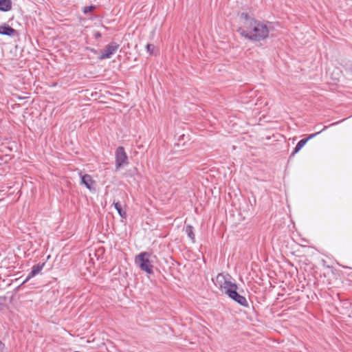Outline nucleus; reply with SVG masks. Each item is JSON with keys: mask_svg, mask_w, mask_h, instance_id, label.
Listing matches in <instances>:
<instances>
[{"mask_svg": "<svg viewBox=\"0 0 352 352\" xmlns=\"http://www.w3.org/2000/svg\"><path fill=\"white\" fill-rule=\"evenodd\" d=\"M241 26L237 32L243 38L252 41H265L272 30V23L256 19L252 14L242 12L239 15Z\"/></svg>", "mask_w": 352, "mask_h": 352, "instance_id": "f257e3e1", "label": "nucleus"}, {"mask_svg": "<svg viewBox=\"0 0 352 352\" xmlns=\"http://www.w3.org/2000/svg\"><path fill=\"white\" fill-rule=\"evenodd\" d=\"M217 280L221 283L223 280V285L221 284L220 286L224 289L225 294L235 302L238 303L242 307H248L249 304L246 298L241 295L238 292V287L235 283H232L227 280L222 274H219L217 277Z\"/></svg>", "mask_w": 352, "mask_h": 352, "instance_id": "f03ea898", "label": "nucleus"}, {"mask_svg": "<svg viewBox=\"0 0 352 352\" xmlns=\"http://www.w3.org/2000/svg\"><path fill=\"white\" fill-rule=\"evenodd\" d=\"M151 254L147 252H140L135 257V263L142 271L148 274H153V265L150 261Z\"/></svg>", "mask_w": 352, "mask_h": 352, "instance_id": "7ed1b4c3", "label": "nucleus"}, {"mask_svg": "<svg viewBox=\"0 0 352 352\" xmlns=\"http://www.w3.org/2000/svg\"><path fill=\"white\" fill-rule=\"evenodd\" d=\"M116 168L117 170L129 164L128 156L123 146H118L115 153Z\"/></svg>", "mask_w": 352, "mask_h": 352, "instance_id": "20e7f679", "label": "nucleus"}, {"mask_svg": "<svg viewBox=\"0 0 352 352\" xmlns=\"http://www.w3.org/2000/svg\"><path fill=\"white\" fill-rule=\"evenodd\" d=\"M120 45L116 42H111L109 44L107 45L100 52V55L98 56L99 60H104L107 58H110L112 55H113L116 52L119 48Z\"/></svg>", "mask_w": 352, "mask_h": 352, "instance_id": "39448f33", "label": "nucleus"}, {"mask_svg": "<svg viewBox=\"0 0 352 352\" xmlns=\"http://www.w3.org/2000/svg\"><path fill=\"white\" fill-rule=\"evenodd\" d=\"M81 182L80 184L84 185L90 191H95L96 188L94 187L95 181L92 179L91 176L89 174L80 175Z\"/></svg>", "mask_w": 352, "mask_h": 352, "instance_id": "423d86ee", "label": "nucleus"}, {"mask_svg": "<svg viewBox=\"0 0 352 352\" xmlns=\"http://www.w3.org/2000/svg\"><path fill=\"white\" fill-rule=\"evenodd\" d=\"M0 34L13 37L18 35L17 31L6 23L0 25Z\"/></svg>", "mask_w": 352, "mask_h": 352, "instance_id": "0eeeda50", "label": "nucleus"}, {"mask_svg": "<svg viewBox=\"0 0 352 352\" xmlns=\"http://www.w3.org/2000/svg\"><path fill=\"white\" fill-rule=\"evenodd\" d=\"M45 263H39L32 267L31 272L28 274L26 278L22 282L21 285L27 283L30 278L37 275L45 266Z\"/></svg>", "mask_w": 352, "mask_h": 352, "instance_id": "6e6552de", "label": "nucleus"}, {"mask_svg": "<svg viewBox=\"0 0 352 352\" xmlns=\"http://www.w3.org/2000/svg\"><path fill=\"white\" fill-rule=\"evenodd\" d=\"M12 8V2L11 0H0V11L7 12Z\"/></svg>", "mask_w": 352, "mask_h": 352, "instance_id": "1a4fd4ad", "label": "nucleus"}, {"mask_svg": "<svg viewBox=\"0 0 352 352\" xmlns=\"http://www.w3.org/2000/svg\"><path fill=\"white\" fill-rule=\"evenodd\" d=\"M113 205L115 208V209L118 211L119 215L122 218V219H126L127 217V214H126V212L125 210H124L122 209V205L119 202V201H117V202H113Z\"/></svg>", "mask_w": 352, "mask_h": 352, "instance_id": "9d476101", "label": "nucleus"}, {"mask_svg": "<svg viewBox=\"0 0 352 352\" xmlns=\"http://www.w3.org/2000/svg\"><path fill=\"white\" fill-rule=\"evenodd\" d=\"M185 232L188 236V238L192 241L195 242V234L194 232V228L190 225H187L185 227Z\"/></svg>", "mask_w": 352, "mask_h": 352, "instance_id": "9b49d317", "label": "nucleus"}, {"mask_svg": "<svg viewBox=\"0 0 352 352\" xmlns=\"http://www.w3.org/2000/svg\"><path fill=\"white\" fill-rule=\"evenodd\" d=\"M307 139H306V138H303V139L300 140L296 145V146L292 153V155H294L296 153L299 152L301 150V148L307 144Z\"/></svg>", "mask_w": 352, "mask_h": 352, "instance_id": "f8f14e48", "label": "nucleus"}, {"mask_svg": "<svg viewBox=\"0 0 352 352\" xmlns=\"http://www.w3.org/2000/svg\"><path fill=\"white\" fill-rule=\"evenodd\" d=\"M96 9V6L94 5H91L89 6H85L82 8V12L84 14H87L89 12H92Z\"/></svg>", "mask_w": 352, "mask_h": 352, "instance_id": "ddd939ff", "label": "nucleus"}, {"mask_svg": "<svg viewBox=\"0 0 352 352\" xmlns=\"http://www.w3.org/2000/svg\"><path fill=\"white\" fill-rule=\"evenodd\" d=\"M327 128V126H324L323 127V129L318 131V132H316L315 133H312V134H310L309 135L307 138H305L306 139H307V142L311 139H313L314 138H315L316 136H317L318 134H320L322 131H324Z\"/></svg>", "mask_w": 352, "mask_h": 352, "instance_id": "4468645a", "label": "nucleus"}, {"mask_svg": "<svg viewBox=\"0 0 352 352\" xmlns=\"http://www.w3.org/2000/svg\"><path fill=\"white\" fill-rule=\"evenodd\" d=\"M146 47L147 52L150 54H153L154 49H155V45H153V44H149L148 43V44L146 45Z\"/></svg>", "mask_w": 352, "mask_h": 352, "instance_id": "2eb2a0df", "label": "nucleus"}, {"mask_svg": "<svg viewBox=\"0 0 352 352\" xmlns=\"http://www.w3.org/2000/svg\"><path fill=\"white\" fill-rule=\"evenodd\" d=\"M6 300V296H0V309L5 305Z\"/></svg>", "mask_w": 352, "mask_h": 352, "instance_id": "dca6fc26", "label": "nucleus"}, {"mask_svg": "<svg viewBox=\"0 0 352 352\" xmlns=\"http://www.w3.org/2000/svg\"><path fill=\"white\" fill-rule=\"evenodd\" d=\"M101 36H102V34H101V33L100 32H96L94 33L95 38L98 39V38H100Z\"/></svg>", "mask_w": 352, "mask_h": 352, "instance_id": "f3484780", "label": "nucleus"}, {"mask_svg": "<svg viewBox=\"0 0 352 352\" xmlns=\"http://www.w3.org/2000/svg\"><path fill=\"white\" fill-rule=\"evenodd\" d=\"M3 347H4V344L1 341H0V352H2Z\"/></svg>", "mask_w": 352, "mask_h": 352, "instance_id": "a211bd4d", "label": "nucleus"}, {"mask_svg": "<svg viewBox=\"0 0 352 352\" xmlns=\"http://www.w3.org/2000/svg\"><path fill=\"white\" fill-rule=\"evenodd\" d=\"M90 50H91V52H94L95 54L97 53V51L96 50H94V49H91Z\"/></svg>", "mask_w": 352, "mask_h": 352, "instance_id": "6ab92c4d", "label": "nucleus"}]
</instances>
